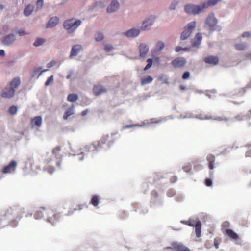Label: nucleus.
<instances>
[{
    "label": "nucleus",
    "mask_w": 251,
    "mask_h": 251,
    "mask_svg": "<svg viewBox=\"0 0 251 251\" xmlns=\"http://www.w3.org/2000/svg\"><path fill=\"white\" fill-rule=\"evenodd\" d=\"M119 3L116 0L112 1L107 8V11L108 13H112L117 11L119 8Z\"/></svg>",
    "instance_id": "15"
},
{
    "label": "nucleus",
    "mask_w": 251,
    "mask_h": 251,
    "mask_svg": "<svg viewBox=\"0 0 251 251\" xmlns=\"http://www.w3.org/2000/svg\"><path fill=\"white\" fill-rule=\"evenodd\" d=\"M73 107L69 108L64 114L63 119L64 120H67L68 118L73 115L74 114L73 112Z\"/></svg>",
    "instance_id": "31"
},
{
    "label": "nucleus",
    "mask_w": 251,
    "mask_h": 251,
    "mask_svg": "<svg viewBox=\"0 0 251 251\" xmlns=\"http://www.w3.org/2000/svg\"><path fill=\"white\" fill-rule=\"evenodd\" d=\"M55 64V61H51L49 63H48L47 65V67L48 68H50L52 66H53V65H54V64Z\"/></svg>",
    "instance_id": "56"
},
{
    "label": "nucleus",
    "mask_w": 251,
    "mask_h": 251,
    "mask_svg": "<svg viewBox=\"0 0 251 251\" xmlns=\"http://www.w3.org/2000/svg\"><path fill=\"white\" fill-rule=\"evenodd\" d=\"M246 92V88H241L237 90V93L240 94L241 95H243Z\"/></svg>",
    "instance_id": "48"
},
{
    "label": "nucleus",
    "mask_w": 251,
    "mask_h": 251,
    "mask_svg": "<svg viewBox=\"0 0 251 251\" xmlns=\"http://www.w3.org/2000/svg\"><path fill=\"white\" fill-rule=\"evenodd\" d=\"M83 207H87L86 206L84 205H77L76 207L73 208V210H70L68 213L66 214H65V215L66 216H70L71 215V214H72L74 212V211H76V210H81L82 209Z\"/></svg>",
    "instance_id": "32"
},
{
    "label": "nucleus",
    "mask_w": 251,
    "mask_h": 251,
    "mask_svg": "<svg viewBox=\"0 0 251 251\" xmlns=\"http://www.w3.org/2000/svg\"><path fill=\"white\" fill-rule=\"evenodd\" d=\"M175 51L177 52H179L180 51H189V50L187 48H182L180 46H177L175 48Z\"/></svg>",
    "instance_id": "46"
},
{
    "label": "nucleus",
    "mask_w": 251,
    "mask_h": 251,
    "mask_svg": "<svg viewBox=\"0 0 251 251\" xmlns=\"http://www.w3.org/2000/svg\"><path fill=\"white\" fill-rule=\"evenodd\" d=\"M187 61L185 58L179 57L174 59L171 62V65L175 68L183 67L186 63Z\"/></svg>",
    "instance_id": "10"
},
{
    "label": "nucleus",
    "mask_w": 251,
    "mask_h": 251,
    "mask_svg": "<svg viewBox=\"0 0 251 251\" xmlns=\"http://www.w3.org/2000/svg\"><path fill=\"white\" fill-rule=\"evenodd\" d=\"M221 0H209L208 2L203 3L204 8H207L209 6H214L216 5L218 3V2Z\"/></svg>",
    "instance_id": "30"
},
{
    "label": "nucleus",
    "mask_w": 251,
    "mask_h": 251,
    "mask_svg": "<svg viewBox=\"0 0 251 251\" xmlns=\"http://www.w3.org/2000/svg\"><path fill=\"white\" fill-rule=\"evenodd\" d=\"M246 147L248 148V150L246 152L245 156L251 158V144H247Z\"/></svg>",
    "instance_id": "40"
},
{
    "label": "nucleus",
    "mask_w": 251,
    "mask_h": 251,
    "mask_svg": "<svg viewBox=\"0 0 251 251\" xmlns=\"http://www.w3.org/2000/svg\"><path fill=\"white\" fill-rule=\"evenodd\" d=\"M224 233L234 240H237L240 239L238 235L232 229H226L225 230Z\"/></svg>",
    "instance_id": "19"
},
{
    "label": "nucleus",
    "mask_w": 251,
    "mask_h": 251,
    "mask_svg": "<svg viewBox=\"0 0 251 251\" xmlns=\"http://www.w3.org/2000/svg\"><path fill=\"white\" fill-rule=\"evenodd\" d=\"M163 178L161 173H156L153 175V181L155 182Z\"/></svg>",
    "instance_id": "33"
},
{
    "label": "nucleus",
    "mask_w": 251,
    "mask_h": 251,
    "mask_svg": "<svg viewBox=\"0 0 251 251\" xmlns=\"http://www.w3.org/2000/svg\"><path fill=\"white\" fill-rule=\"evenodd\" d=\"M45 42V40L42 38L37 39L33 43V45L35 47H38L42 45Z\"/></svg>",
    "instance_id": "39"
},
{
    "label": "nucleus",
    "mask_w": 251,
    "mask_h": 251,
    "mask_svg": "<svg viewBox=\"0 0 251 251\" xmlns=\"http://www.w3.org/2000/svg\"><path fill=\"white\" fill-rule=\"evenodd\" d=\"M16 166L17 162L15 160H11L9 164L3 168L2 173L7 174L14 172Z\"/></svg>",
    "instance_id": "11"
},
{
    "label": "nucleus",
    "mask_w": 251,
    "mask_h": 251,
    "mask_svg": "<svg viewBox=\"0 0 251 251\" xmlns=\"http://www.w3.org/2000/svg\"><path fill=\"white\" fill-rule=\"evenodd\" d=\"M204 61L207 64L212 65H217L219 62V58L217 56L210 55L204 59Z\"/></svg>",
    "instance_id": "16"
},
{
    "label": "nucleus",
    "mask_w": 251,
    "mask_h": 251,
    "mask_svg": "<svg viewBox=\"0 0 251 251\" xmlns=\"http://www.w3.org/2000/svg\"><path fill=\"white\" fill-rule=\"evenodd\" d=\"M61 218L60 213L52 209L48 208L45 211V220L52 225H55L59 222Z\"/></svg>",
    "instance_id": "4"
},
{
    "label": "nucleus",
    "mask_w": 251,
    "mask_h": 251,
    "mask_svg": "<svg viewBox=\"0 0 251 251\" xmlns=\"http://www.w3.org/2000/svg\"><path fill=\"white\" fill-rule=\"evenodd\" d=\"M16 40L15 35L13 34H10L3 37L2 42L4 45L9 46L11 45Z\"/></svg>",
    "instance_id": "12"
},
{
    "label": "nucleus",
    "mask_w": 251,
    "mask_h": 251,
    "mask_svg": "<svg viewBox=\"0 0 251 251\" xmlns=\"http://www.w3.org/2000/svg\"><path fill=\"white\" fill-rule=\"evenodd\" d=\"M43 0H38L36 3V10H41L43 7Z\"/></svg>",
    "instance_id": "36"
},
{
    "label": "nucleus",
    "mask_w": 251,
    "mask_h": 251,
    "mask_svg": "<svg viewBox=\"0 0 251 251\" xmlns=\"http://www.w3.org/2000/svg\"><path fill=\"white\" fill-rule=\"evenodd\" d=\"M20 84L21 80L20 77H15L9 82L8 86L2 91L1 96L7 99L12 98L14 95L15 89L17 88Z\"/></svg>",
    "instance_id": "2"
},
{
    "label": "nucleus",
    "mask_w": 251,
    "mask_h": 251,
    "mask_svg": "<svg viewBox=\"0 0 251 251\" xmlns=\"http://www.w3.org/2000/svg\"><path fill=\"white\" fill-rule=\"evenodd\" d=\"M174 251H190L189 249L180 243L173 242Z\"/></svg>",
    "instance_id": "13"
},
{
    "label": "nucleus",
    "mask_w": 251,
    "mask_h": 251,
    "mask_svg": "<svg viewBox=\"0 0 251 251\" xmlns=\"http://www.w3.org/2000/svg\"><path fill=\"white\" fill-rule=\"evenodd\" d=\"M139 56L142 58L144 57L149 51V47L145 44H140L139 46Z\"/></svg>",
    "instance_id": "18"
},
{
    "label": "nucleus",
    "mask_w": 251,
    "mask_h": 251,
    "mask_svg": "<svg viewBox=\"0 0 251 251\" xmlns=\"http://www.w3.org/2000/svg\"><path fill=\"white\" fill-rule=\"evenodd\" d=\"M17 33H18L20 36H21L27 34V33L25 31H24L23 30H20L17 31Z\"/></svg>",
    "instance_id": "54"
},
{
    "label": "nucleus",
    "mask_w": 251,
    "mask_h": 251,
    "mask_svg": "<svg viewBox=\"0 0 251 251\" xmlns=\"http://www.w3.org/2000/svg\"><path fill=\"white\" fill-rule=\"evenodd\" d=\"M212 184V181L210 179L207 178L205 180V185L207 186H211Z\"/></svg>",
    "instance_id": "50"
},
{
    "label": "nucleus",
    "mask_w": 251,
    "mask_h": 251,
    "mask_svg": "<svg viewBox=\"0 0 251 251\" xmlns=\"http://www.w3.org/2000/svg\"><path fill=\"white\" fill-rule=\"evenodd\" d=\"M205 8H204L203 3L201 4V5L189 4L185 6V11L188 14H193L196 15L202 12Z\"/></svg>",
    "instance_id": "6"
},
{
    "label": "nucleus",
    "mask_w": 251,
    "mask_h": 251,
    "mask_svg": "<svg viewBox=\"0 0 251 251\" xmlns=\"http://www.w3.org/2000/svg\"><path fill=\"white\" fill-rule=\"evenodd\" d=\"M40 69H41V68H37V69L35 70V72L39 71H40Z\"/></svg>",
    "instance_id": "64"
},
{
    "label": "nucleus",
    "mask_w": 251,
    "mask_h": 251,
    "mask_svg": "<svg viewBox=\"0 0 251 251\" xmlns=\"http://www.w3.org/2000/svg\"><path fill=\"white\" fill-rule=\"evenodd\" d=\"M214 246L216 249H218L219 248V244L216 242L215 240L214 241Z\"/></svg>",
    "instance_id": "61"
},
{
    "label": "nucleus",
    "mask_w": 251,
    "mask_h": 251,
    "mask_svg": "<svg viewBox=\"0 0 251 251\" xmlns=\"http://www.w3.org/2000/svg\"><path fill=\"white\" fill-rule=\"evenodd\" d=\"M213 174H214V173L212 171H210L209 175H210V177H212L213 176Z\"/></svg>",
    "instance_id": "63"
},
{
    "label": "nucleus",
    "mask_w": 251,
    "mask_h": 251,
    "mask_svg": "<svg viewBox=\"0 0 251 251\" xmlns=\"http://www.w3.org/2000/svg\"><path fill=\"white\" fill-rule=\"evenodd\" d=\"M81 23L82 21L80 20L72 18L65 20L63 23V26L67 33L73 34Z\"/></svg>",
    "instance_id": "3"
},
{
    "label": "nucleus",
    "mask_w": 251,
    "mask_h": 251,
    "mask_svg": "<svg viewBox=\"0 0 251 251\" xmlns=\"http://www.w3.org/2000/svg\"><path fill=\"white\" fill-rule=\"evenodd\" d=\"M246 45L242 43L237 44L235 46V48L237 50H243L245 49Z\"/></svg>",
    "instance_id": "43"
},
{
    "label": "nucleus",
    "mask_w": 251,
    "mask_h": 251,
    "mask_svg": "<svg viewBox=\"0 0 251 251\" xmlns=\"http://www.w3.org/2000/svg\"><path fill=\"white\" fill-rule=\"evenodd\" d=\"M177 180V177L176 176H174L170 178V182L171 183H175Z\"/></svg>",
    "instance_id": "51"
},
{
    "label": "nucleus",
    "mask_w": 251,
    "mask_h": 251,
    "mask_svg": "<svg viewBox=\"0 0 251 251\" xmlns=\"http://www.w3.org/2000/svg\"><path fill=\"white\" fill-rule=\"evenodd\" d=\"M196 23L195 21L191 22L187 24L185 27V30L181 33L180 38L184 40L188 38L191 34L192 30L196 26Z\"/></svg>",
    "instance_id": "9"
},
{
    "label": "nucleus",
    "mask_w": 251,
    "mask_h": 251,
    "mask_svg": "<svg viewBox=\"0 0 251 251\" xmlns=\"http://www.w3.org/2000/svg\"><path fill=\"white\" fill-rule=\"evenodd\" d=\"M217 22V19L215 18L214 14L212 13L206 18L205 24L209 31H213L215 30Z\"/></svg>",
    "instance_id": "7"
},
{
    "label": "nucleus",
    "mask_w": 251,
    "mask_h": 251,
    "mask_svg": "<svg viewBox=\"0 0 251 251\" xmlns=\"http://www.w3.org/2000/svg\"><path fill=\"white\" fill-rule=\"evenodd\" d=\"M187 225L190 226L195 227V233L197 237L199 238L201 236V223L200 221L193 219H189L186 221Z\"/></svg>",
    "instance_id": "8"
},
{
    "label": "nucleus",
    "mask_w": 251,
    "mask_h": 251,
    "mask_svg": "<svg viewBox=\"0 0 251 251\" xmlns=\"http://www.w3.org/2000/svg\"><path fill=\"white\" fill-rule=\"evenodd\" d=\"M215 119L216 120H218V121H227L229 120L228 118L227 117H218L216 118H215Z\"/></svg>",
    "instance_id": "49"
},
{
    "label": "nucleus",
    "mask_w": 251,
    "mask_h": 251,
    "mask_svg": "<svg viewBox=\"0 0 251 251\" xmlns=\"http://www.w3.org/2000/svg\"><path fill=\"white\" fill-rule=\"evenodd\" d=\"M82 49L81 45L77 44L73 46L70 51V57L76 56Z\"/></svg>",
    "instance_id": "14"
},
{
    "label": "nucleus",
    "mask_w": 251,
    "mask_h": 251,
    "mask_svg": "<svg viewBox=\"0 0 251 251\" xmlns=\"http://www.w3.org/2000/svg\"><path fill=\"white\" fill-rule=\"evenodd\" d=\"M113 50V46L111 45L107 44L104 47V50L106 52H109Z\"/></svg>",
    "instance_id": "47"
},
{
    "label": "nucleus",
    "mask_w": 251,
    "mask_h": 251,
    "mask_svg": "<svg viewBox=\"0 0 251 251\" xmlns=\"http://www.w3.org/2000/svg\"><path fill=\"white\" fill-rule=\"evenodd\" d=\"M106 92V89L101 86H95V96L100 95Z\"/></svg>",
    "instance_id": "27"
},
{
    "label": "nucleus",
    "mask_w": 251,
    "mask_h": 251,
    "mask_svg": "<svg viewBox=\"0 0 251 251\" xmlns=\"http://www.w3.org/2000/svg\"><path fill=\"white\" fill-rule=\"evenodd\" d=\"M53 81H54L53 76L51 75L50 77H48V79L46 81L45 84V86H47L49 85L52 84L53 82Z\"/></svg>",
    "instance_id": "42"
},
{
    "label": "nucleus",
    "mask_w": 251,
    "mask_h": 251,
    "mask_svg": "<svg viewBox=\"0 0 251 251\" xmlns=\"http://www.w3.org/2000/svg\"><path fill=\"white\" fill-rule=\"evenodd\" d=\"M88 113V110H84L83 111H82L81 112V115L82 116H85L87 114V113Z\"/></svg>",
    "instance_id": "60"
},
{
    "label": "nucleus",
    "mask_w": 251,
    "mask_h": 251,
    "mask_svg": "<svg viewBox=\"0 0 251 251\" xmlns=\"http://www.w3.org/2000/svg\"><path fill=\"white\" fill-rule=\"evenodd\" d=\"M5 55V51L3 50H0V56H4Z\"/></svg>",
    "instance_id": "58"
},
{
    "label": "nucleus",
    "mask_w": 251,
    "mask_h": 251,
    "mask_svg": "<svg viewBox=\"0 0 251 251\" xmlns=\"http://www.w3.org/2000/svg\"><path fill=\"white\" fill-rule=\"evenodd\" d=\"M42 123V119L41 116H36L33 118L31 120V125L37 127H40Z\"/></svg>",
    "instance_id": "24"
},
{
    "label": "nucleus",
    "mask_w": 251,
    "mask_h": 251,
    "mask_svg": "<svg viewBox=\"0 0 251 251\" xmlns=\"http://www.w3.org/2000/svg\"><path fill=\"white\" fill-rule=\"evenodd\" d=\"M206 160L208 162V168L212 170L215 168V156L212 154H208L206 157Z\"/></svg>",
    "instance_id": "20"
},
{
    "label": "nucleus",
    "mask_w": 251,
    "mask_h": 251,
    "mask_svg": "<svg viewBox=\"0 0 251 251\" xmlns=\"http://www.w3.org/2000/svg\"><path fill=\"white\" fill-rule=\"evenodd\" d=\"M153 80V78L151 76H148L145 78H143L141 80V83L142 85H144L147 84L151 83Z\"/></svg>",
    "instance_id": "29"
},
{
    "label": "nucleus",
    "mask_w": 251,
    "mask_h": 251,
    "mask_svg": "<svg viewBox=\"0 0 251 251\" xmlns=\"http://www.w3.org/2000/svg\"><path fill=\"white\" fill-rule=\"evenodd\" d=\"M191 165L190 163H188L183 167V170L186 172H189L191 170Z\"/></svg>",
    "instance_id": "44"
},
{
    "label": "nucleus",
    "mask_w": 251,
    "mask_h": 251,
    "mask_svg": "<svg viewBox=\"0 0 251 251\" xmlns=\"http://www.w3.org/2000/svg\"><path fill=\"white\" fill-rule=\"evenodd\" d=\"M139 33V29L136 28H132L125 32L124 34L128 37H135L137 36Z\"/></svg>",
    "instance_id": "22"
},
{
    "label": "nucleus",
    "mask_w": 251,
    "mask_h": 251,
    "mask_svg": "<svg viewBox=\"0 0 251 251\" xmlns=\"http://www.w3.org/2000/svg\"><path fill=\"white\" fill-rule=\"evenodd\" d=\"M61 150V147L60 146H57L52 149V153L55 156L58 155Z\"/></svg>",
    "instance_id": "38"
},
{
    "label": "nucleus",
    "mask_w": 251,
    "mask_h": 251,
    "mask_svg": "<svg viewBox=\"0 0 251 251\" xmlns=\"http://www.w3.org/2000/svg\"><path fill=\"white\" fill-rule=\"evenodd\" d=\"M251 36V33L249 32H244L242 34V37L245 38V37H250Z\"/></svg>",
    "instance_id": "53"
},
{
    "label": "nucleus",
    "mask_w": 251,
    "mask_h": 251,
    "mask_svg": "<svg viewBox=\"0 0 251 251\" xmlns=\"http://www.w3.org/2000/svg\"><path fill=\"white\" fill-rule=\"evenodd\" d=\"M91 203L94 205V196L91 198Z\"/></svg>",
    "instance_id": "62"
},
{
    "label": "nucleus",
    "mask_w": 251,
    "mask_h": 251,
    "mask_svg": "<svg viewBox=\"0 0 251 251\" xmlns=\"http://www.w3.org/2000/svg\"><path fill=\"white\" fill-rule=\"evenodd\" d=\"M190 73L188 71H186L184 73L182 76V78L183 80L187 79L190 77Z\"/></svg>",
    "instance_id": "45"
},
{
    "label": "nucleus",
    "mask_w": 251,
    "mask_h": 251,
    "mask_svg": "<svg viewBox=\"0 0 251 251\" xmlns=\"http://www.w3.org/2000/svg\"><path fill=\"white\" fill-rule=\"evenodd\" d=\"M25 213V209L18 206L10 207L7 209L4 212L5 216L14 215L15 219L11 220L9 223V225L15 227L18 225V221L23 217V214Z\"/></svg>",
    "instance_id": "1"
},
{
    "label": "nucleus",
    "mask_w": 251,
    "mask_h": 251,
    "mask_svg": "<svg viewBox=\"0 0 251 251\" xmlns=\"http://www.w3.org/2000/svg\"><path fill=\"white\" fill-rule=\"evenodd\" d=\"M194 168L196 169H201L202 168V166L201 165H200V164H198L197 165H196Z\"/></svg>",
    "instance_id": "59"
},
{
    "label": "nucleus",
    "mask_w": 251,
    "mask_h": 251,
    "mask_svg": "<svg viewBox=\"0 0 251 251\" xmlns=\"http://www.w3.org/2000/svg\"><path fill=\"white\" fill-rule=\"evenodd\" d=\"M78 99L77 94H70L68 96L67 100L69 102H76Z\"/></svg>",
    "instance_id": "28"
},
{
    "label": "nucleus",
    "mask_w": 251,
    "mask_h": 251,
    "mask_svg": "<svg viewBox=\"0 0 251 251\" xmlns=\"http://www.w3.org/2000/svg\"><path fill=\"white\" fill-rule=\"evenodd\" d=\"M164 47V43L161 41H159L156 44L155 50L157 51H159L163 49Z\"/></svg>",
    "instance_id": "35"
},
{
    "label": "nucleus",
    "mask_w": 251,
    "mask_h": 251,
    "mask_svg": "<svg viewBox=\"0 0 251 251\" xmlns=\"http://www.w3.org/2000/svg\"><path fill=\"white\" fill-rule=\"evenodd\" d=\"M99 200L100 199L99 197L97 196H95V207H96L99 204Z\"/></svg>",
    "instance_id": "57"
},
{
    "label": "nucleus",
    "mask_w": 251,
    "mask_h": 251,
    "mask_svg": "<svg viewBox=\"0 0 251 251\" xmlns=\"http://www.w3.org/2000/svg\"><path fill=\"white\" fill-rule=\"evenodd\" d=\"M59 19L57 17H51L47 25H46L47 28L53 27L59 23Z\"/></svg>",
    "instance_id": "23"
},
{
    "label": "nucleus",
    "mask_w": 251,
    "mask_h": 251,
    "mask_svg": "<svg viewBox=\"0 0 251 251\" xmlns=\"http://www.w3.org/2000/svg\"><path fill=\"white\" fill-rule=\"evenodd\" d=\"M202 40V35L200 33L196 35L194 38L192 40V44L194 47L198 48Z\"/></svg>",
    "instance_id": "21"
},
{
    "label": "nucleus",
    "mask_w": 251,
    "mask_h": 251,
    "mask_svg": "<svg viewBox=\"0 0 251 251\" xmlns=\"http://www.w3.org/2000/svg\"><path fill=\"white\" fill-rule=\"evenodd\" d=\"M104 39V36L101 32H97L95 34V40L100 41Z\"/></svg>",
    "instance_id": "37"
},
{
    "label": "nucleus",
    "mask_w": 251,
    "mask_h": 251,
    "mask_svg": "<svg viewBox=\"0 0 251 251\" xmlns=\"http://www.w3.org/2000/svg\"><path fill=\"white\" fill-rule=\"evenodd\" d=\"M153 21L152 19H148L143 23L141 29L144 30H149L151 26L152 25Z\"/></svg>",
    "instance_id": "25"
},
{
    "label": "nucleus",
    "mask_w": 251,
    "mask_h": 251,
    "mask_svg": "<svg viewBox=\"0 0 251 251\" xmlns=\"http://www.w3.org/2000/svg\"><path fill=\"white\" fill-rule=\"evenodd\" d=\"M18 108L17 106L12 105L8 109V111L11 115H15L17 112Z\"/></svg>",
    "instance_id": "34"
},
{
    "label": "nucleus",
    "mask_w": 251,
    "mask_h": 251,
    "mask_svg": "<svg viewBox=\"0 0 251 251\" xmlns=\"http://www.w3.org/2000/svg\"><path fill=\"white\" fill-rule=\"evenodd\" d=\"M48 208L41 207L39 210H37L34 214V217L36 219H40L43 217L45 219V211L47 210Z\"/></svg>",
    "instance_id": "17"
},
{
    "label": "nucleus",
    "mask_w": 251,
    "mask_h": 251,
    "mask_svg": "<svg viewBox=\"0 0 251 251\" xmlns=\"http://www.w3.org/2000/svg\"><path fill=\"white\" fill-rule=\"evenodd\" d=\"M34 8V6L33 5H27L24 10V14L26 16L30 15L32 13Z\"/></svg>",
    "instance_id": "26"
},
{
    "label": "nucleus",
    "mask_w": 251,
    "mask_h": 251,
    "mask_svg": "<svg viewBox=\"0 0 251 251\" xmlns=\"http://www.w3.org/2000/svg\"><path fill=\"white\" fill-rule=\"evenodd\" d=\"M177 2L176 1L173 2L171 5H170L169 8L171 10L174 9L175 8L176 6L177 5Z\"/></svg>",
    "instance_id": "52"
},
{
    "label": "nucleus",
    "mask_w": 251,
    "mask_h": 251,
    "mask_svg": "<svg viewBox=\"0 0 251 251\" xmlns=\"http://www.w3.org/2000/svg\"><path fill=\"white\" fill-rule=\"evenodd\" d=\"M148 64L146 65L144 69V70L146 71L148 69H150L152 65V59H148L147 60Z\"/></svg>",
    "instance_id": "41"
},
{
    "label": "nucleus",
    "mask_w": 251,
    "mask_h": 251,
    "mask_svg": "<svg viewBox=\"0 0 251 251\" xmlns=\"http://www.w3.org/2000/svg\"><path fill=\"white\" fill-rule=\"evenodd\" d=\"M116 134H111L110 135L103 136L97 145V147L101 146L102 144H105L107 146H111L116 140Z\"/></svg>",
    "instance_id": "5"
},
{
    "label": "nucleus",
    "mask_w": 251,
    "mask_h": 251,
    "mask_svg": "<svg viewBox=\"0 0 251 251\" xmlns=\"http://www.w3.org/2000/svg\"><path fill=\"white\" fill-rule=\"evenodd\" d=\"M163 250H172V251H174V248H173V242L171 243L170 246L166 247L164 248Z\"/></svg>",
    "instance_id": "55"
}]
</instances>
